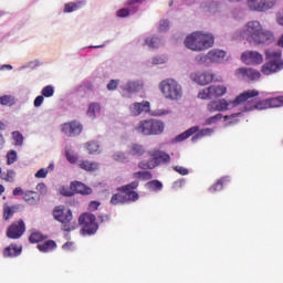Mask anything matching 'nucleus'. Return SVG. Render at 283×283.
<instances>
[{"instance_id":"nucleus-57","label":"nucleus","mask_w":283,"mask_h":283,"mask_svg":"<svg viewBox=\"0 0 283 283\" xmlns=\"http://www.w3.org/2000/svg\"><path fill=\"white\" fill-rule=\"evenodd\" d=\"M60 193L62 196H65L66 198H72V196H74V190H72V186H70V189L67 188H62Z\"/></svg>"},{"instance_id":"nucleus-36","label":"nucleus","mask_w":283,"mask_h":283,"mask_svg":"<svg viewBox=\"0 0 283 283\" xmlns=\"http://www.w3.org/2000/svg\"><path fill=\"white\" fill-rule=\"evenodd\" d=\"M139 169H144L145 171H147V169H156V164H154V158L150 157V159L146 160H142L138 164Z\"/></svg>"},{"instance_id":"nucleus-13","label":"nucleus","mask_w":283,"mask_h":283,"mask_svg":"<svg viewBox=\"0 0 283 283\" xmlns=\"http://www.w3.org/2000/svg\"><path fill=\"white\" fill-rule=\"evenodd\" d=\"M134 189H138V181H133L120 188L124 196V203L136 202V200H138V192L134 191Z\"/></svg>"},{"instance_id":"nucleus-1","label":"nucleus","mask_w":283,"mask_h":283,"mask_svg":"<svg viewBox=\"0 0 283 283\" xmlns=\"http://www.w3.org/2000/svg\"><path fill=\"white\" fill-rule=\"evenodd\" d=\"M239 36L247 39L249 43L254 45H270L275 41L273 31L262 28L260 21H249L241 30H239Z\"/></svg>"},{"instance_id":"nucleus-17","label":"nucleus","mask_w":283,"mask_h":283,"mask_svg":"<svg viewBox=\"0 0 283 283\" xmlns=\"http://www.w3.org/2000/svg\"><path fill=\"white\" fill-rule=\"evenodd\" d=\"M241 61L245 63V65H260V63H263L264 57L256 51H245L241 55Z\"/></svg>"},{"instance_id":"nucleus-12","label":"nucleus","mask_w":283,"mask_h":283,"mask_svg":"<svg viewBox=\"0 0 283 283\" xmlns=\"http://www.w3.org/2000/svg\"><path fill=\"white\" fill-rule=\"evenodd\" d=\"M25 233V222L23 220H19L13 222L7 229V238L10 240H19Z\"/></svg>"},{"instance_id":"nucleus-51","label":"nucleus","mask_w":283,"mask_h":283,"mask_svg":"<svg viewBox=\"0 0 283 283\" xmlns=\"http://www.w3.org/2000/svg\"><path fill=\"white\" fill-rule=\"evenodd\" d=\"M260 1L261 0H247L248 8L252 12H258V8L260 7Z\"/></svg>"},{"instance_id":"nucleus-15","label":"nucleus","mask_w":283,"mask_h":283,"mask_svg":"<svg viewBox=\"0 0 283 283\" xmlns=\"http://www.w3.org/2000/svg\"><path fill=\"white\" fill-rule=\"evenodd\" d=\"M235 75L243 81H260V76H262L260 71L251 67H240L235 71Z\"/></svg>"},{"instance_id":"nucleus-21","label":"nucleus","mask_w":283,"mask_h":283,"mask_svg":"<svg viewBox=\"0 0 283 283\" xmlns=\"http://www.w3.org/2000/svg\"><path fill=\"white\" fill-rule=\"evenodd\" d=\"M23 251L22 245L10 244L3 250V258H19Z\"/></svg>"},{"instance_id":"nucleus-33","label":"nucleus","mask_w":283,"mask_h":283,"mask_svg":"<svg viewBox=\"0 0 283 283\" xmlns=\"http://www.w3.org/2000/svg\"><path fill=\"white\" fill-rule=\"evenodd\" d=\"M145 0H127L125 2V6H127L128 14H136L138 10H140V7L136 6V3H143Z\"/></svg>"},{"instance_id":"nucleus-19","label":"nucleus","mask_w":283,"mask_h":283,"mask_svg":"<svg viewBox=\"0 0 283 283\" xmlns=\"http://www.w3.org/2000/svg\"><path fill=\"white\" fill-rule=\"evenodd\" d=\"M119 87L123 92H127V94H136L143 90V82L140 80H128Z\"/></svg>"},{"instance_id":"nucleus-37","label":"nucleus","mask_w":283,"mask_h":283,"mask_svg":"<svg viewBox=\"0 0 283 283\" xmlns=\"http://www.w3.org/2000/svg\"><path fill=\"white\" fill-rule=\"evenodd\" d=\"M146 188L149 189V191H161L163 182L159 180H151L146 184Z\"/></svg>"},{"instance_id":"nucleus-24","label":"nucleus","mask_w":283,"mask_h":283,"mask_svg":"<svg viewBox=\"0 0 283 283\" xmlns=\"http://www.w3.org/2000/svg\"><path fill=\"white\" fill-rule=\"evenodd\" d=\"M71 189L74 193H82V196H90L92 193V188L85 186L81 181L71 182Z\"/></svg>"},{"instance_id":"nucleus-16","label":"nucleus","mask_w":283,"mask_h":283,"mask_svg":"<svg viewBox=\"0 0 283 283\" xmlns=\"http://www.w3.org/2000/svg\"><path fill=\"white\" fill-rule=\"evenodd\" d=\"M82 132L83 125L77 120L69 122L62 125V133H64L65 136H80Z\"/></svg>"},{"instance_id":"nucleus-43","label":"nucleus","mask_w":283,"mask_h":283,"mask_svg":"<svg viewBox=\"0 0 283 283\" xmlns=\"http://www.w3.org/2000/svg\"><path fill=\"white\" fill-rule=\"evenodd\" d=\"M133 178H138L139 180H151L153 176L149 171H137L133 174Z\"/></svg>"},{"instance_id":"nucleus-49","label":"nucleus","mask_w":283,"mask_h":283,"mask_svg":"<svg viewBox=\"0 0 283 283\" xmlns=\"http://www.w3.org/2000/svg\"><path fill=\"white\" fill-rule=\"evenodd\" d=\"M34 70V67H39V60H34V61H30L27 64H23L21 66L18 67L19 72H23V70H28V69Z\"/></svg>"},{"instance_id":"nucleus-44","label":"nucleus","mask_w":283,"mask_h":283,"mask_svg":"<svg viewBox=\"0 0 283 283\" xmlns=\"http://www.w3.org/2000/svg\"><path fill=\"white\" fill-rule=\"evenodd\" d=\"M17 207H10L8 205L3 206V220H10L12 216H14Z\"/></svg>"},{"instance_id":"nucleus-20","label":"nucleus","mask_w":283,"mask_h":283,"mask_svg":"<svg viewBox=\"0 0 283 283\" xmlns=\"http://www.w3.org/2000/svg\"><path fill=\"white\" fill-rule=\"evenodd\" d=\"M22 199L31 207H34L41 202V196H39V192L32 190H27L23 193Z\"/></svg>"},{"instance_id":"nucleus-63","label":"nucleus","mask_w":283,"mask_h":283,"mask_svg":"<svg viewBox=\"0 0 283 283\" xmlns=\"http://www.w3.org/2000/svg\"><path fill=\"white\" fill-rule=\"evenodd\" d=\"M10 95H4L0 97V105H10Z\"/></svg>"},{"instance_id":"nucleus-4","label":"nucleus","mask_w":283,"mask_h":283,"mask_svg":"<svg viewBox=\"0 0 283 283\" xmlns=\"http://www.w3.org/2000/svg\"><path fill=\"white\" fill-rule=\"evenodd\" d=\"M265 57L268 63L261 69V72L265 74V76H271V74H275V72L283 70L282 51L266 50Z\"/></svg>"},{"instance_id":"nucleus-30","label":"nucleus","mask_w":283,"mask_h":283,"mask_svg":"<svg viewBox=\"0 0 283 283\" xmlns=\"http://www.w3.org/2000/svg\"><path fill=\"white\" fill-rule=\"evenodd\" d=\"M210 91L212 93V98H218L227 94V86L224 85H211Z\"/></svg>"},{"instance_id":"nucleus-59","label":"nucleus","mask_w":283,"mask_h":283,"mask_svg":"<svg viewBox=\"0 0 283 283\" xmlns=\"http://www.w3.org/2000/svg\"><path fill=\"white\" fill-rule=\"evenodd\" d=\"M44 101H45V97L43 95L36 96L33 102L34 107H41V105H43Z\"/></svg>"},{"instance_id":"nucleus-25","label":"nucleus","mask_w":283,"mask_h":283,"mask_svg":"<svg viewBox=\"0 0 283 283\" xmlns=\"http://www.w3.org/2000/svg\"><path fill=\"white\" fill-rule=\"evenodd\" d=\"M201 8L202 10H205V12H209L210 14H216V12L220 10V1H216V0L205 1L201 3Z\"/></svg>"},{"instance_id":"nucleus-29","label":"nucleus","mask_w":283,"mask_h":283,"mask_svg":"<svg viewBox=\"0 0 283 283\" xmlns=\"http://www.w3.org/2000/svg\"><path fill=\"white\" fill-rule=\"evenodd\" d=\"M145 45H148L151 50H158V48L163 45V38H158L156 35L148 36L145 39Z\"/></svg>"},{"instance_id":"nucleus-40","label":"nucleus","mask_w":283,"mask_h":283,"mask_svg":"<svg viewBox=\"0 0 283 283\" xmlns=\"http://www.w3.org/2000/svg\"><path fill=\"white\" fill-rule=\"evenodd\" d=\"M198 98H201V101H207L213 98V95L211 93V86L203 88L198 93Z\"/></svg>"},{"instance_id":"nucleus-55","label":"nucleus","mask_w":283,"mask_h":283,"mask_svg":"<svg viewBox=\"0 0 283 283\" xmlns=\"http://www.w3.org/2000/svg\"><path fill=\"white\" fill-rule=\"evenodd\" d=\"M116 15L119 17V19H125L129 17V10L127 8H123L117 10Z\"/></svg>"},{"instance_id":"nucleus-53","label":"nucleus","mask_w":283,"mask_h":283,"mask_svg":"<svg viewBox=\"0 0 283 283\" xmlns=\"http://www.w3.org/2000/svg\"><path fill=\"white\" fill-rule=\"evenodd\" d=\"M221 118H222V114L219 113V114L206 119V125H213V124L218 123V120H221Z\"/></svg>"},{"instance_id":"nucleus-5","label":"nucleus","mask_w":283,"mask_h":283,"mask_svg":"<svg viewBox=\"0 0 283 283\" xmlns=\"http://www.w3.org/2000/svg\"><path fill=\"white\" fill-rule=\"evenodd\" d=\"M135 132L143 136H158L165 132V124L158 119H143L135 126Z\"/></svg>"},{"instance_id":"nucleus-42","label":"nucleus","mask_w":283,"mask_h":283,"mask_svg":"<svg viewBox=\"0 0 283 283\" xmlns=\"http://www.w3.org/2000/svg\"><path fill=\"white\" fill-rule=\"evenodd\" d=\"M269 107H283V96L268 99Z\"/></svg>"},{"instance_id":"nucleus-35","label":"nucleus","mask_w":283,"mask_h":283,"mask_svg":"<svg viewBox=\"0 0 283 283\" xmlns=\"http://www.w3.org/2000/svg\"><path fill=\"white\" fill-rule=\"evenodd\" d=\"M81 169L84 171H96L98 169V164L95 161L85 160L80 164Z\"/></svg>"},{"instance_id":"nucleus-31","label":"nucleus","mask_w":283,"mask_h":283,"mask_svg":"<svg viewBox=\"0 0 283 283\" xmlns=\"http://www.w3.org/2000/svg\"><path fill=\"white\" fill-rule=\"evenodd\" d=\"M98 114H101V104H98V103L91 104L87 109L88 118L94 120V118H96L98 116Z\"/></svg>"},{"instance_id":"nucleus-14","label":"nucleus","mask_w":283,"mask_h":283,"mask_svg":"<svg viewBox=\"0 0 283 283\" xmlns=\"http://www.w3.org/2000/svg\"><path fill=\"white\" fill-rule=\"evenodd\" d=\"M149 156L150 158H153L155 167L169 165V163H171V156H169V154L160 149L150 150Z\"/></svg>"},{"instance_id":"nucleus-50","label":"nucleus","mask_w":283,"mask_h":283,"mask_svg":"<svg viewBox=\"0 0 283 283\" xmlns=\"http://www.w3.org/2000/svg\"><path fill=\"white\" fill-rule=\"evenodd\" d=\"M12 136H13L14 145L17 147H21L23 145V135H21V133L19 132H13Z\"/></svg>"},{"instance_id":"nucleus-64","label":"nucleus","mask_w":283,"mask_h":283,"mask_svg":"<svg viewBox=\"0 0 283 283\" xmlns=\"http://www.w3.org/2000/svg\"><path fill=\"white\" fill-rule=\"evenodd\" d=\"M98 207H101V203L98 201H92L88 205V209L90 211H96V209H98Z\"/></svg>"},{"instance_id":"nucleus-60","label":"nucleus","mask_w":283,"mask_h":283,"mask_svg":"<svg viewBox=\"0 0 283 283\" xmlns=\"http://www.w3.org/2000/svg\"><path fill=\"white\" fill-rule=\"evenodd\" d=\"M49 170L45 168H41L36 174L35 178H48Z\"/></svg>"},{"instance_id":"nucleus-26","label":"nucleus","mask_w":283,"mask_h":283,"mask_svg":"<svg viewBox=\"0 0 283 283\" xmlns=\"http://www.w3.org/2000/svg\"><path fill=\"white\" fill-rule=\"evenodd\" d=\"M198 132H200V127L192 126L189 129H187L186 132L179 134L175 138V143H182V140H187V138H189L190 136H193V134H198Z\"/></svg>"},{"instance_id":"nucleus-6","label":"nucleus","mask_w":283,"mask_h":283,"mask_svg":"<svg viewBox=\"0 0 283 283\" xmlns=\"http://www.w3.org/2000/svg\"><path fill=\"white\" fill-rule=\"evenodd\" d=\"M161 94L168 101H180L182 98V85L174 78H166L159 83Z\"/></svg>"},{"instance_id":"nucleus-18","label":"nucleus","mask_w":283,"mask_h":283,"mask_svg":"<svg viewBox=\"0 0 283 283\" xmlns=\"http://www.w3.org/2000/svg\"><path fill=\"white\" fill-rule=\"evenodd\" d=\"M150 109V104L147 101L135 102L129 105L128 112L130 116H140L143 113H147Z\"/></svg>"},{"instance_id":"nucleus-58","label":"nucleus","mask_w":283,"mask_h":283,"mask_svg":"<svg viewBox=\"0 0 283 283\" xmlns=\"http://www.w3.org/2000/svg\"><path fill=\"white\" fill-rule=\"evenodd\" d=\"M174 170L177 171V174H180V176H187L189 175V169L182 167V166H175Z\"/></svg>"},{"instance_id":"nucleus-62","label":"nucleus","mask_w":283,"mask_h":283,"mask_svg":"<svg viewBox=\"0 0 283 283\" xmlns=\"http://www.w3.org/2000/svg\"><path fill=\"white\" fill-rule=\"evenodd\" d=\"M36 191H40V193L45 195L48 193V186H45V184H39L36 186Z\"/></svg>"},{"instance_id":"nucleus-39","label":"nucleus","mask_w":283,"mask_h":283,"mask_svg":"<svg viewBox=\"0 0 283 283\" xmlns=\"http://www.w3.org/2000/svg\"><path fill=\"white\" fill-rule=\"evenodd\" d=\"M223 182H229V177H223L217 181V184L209 188L211 193H216V191H222Z\"/></svg>"},{"instance_id":"nucleus-7","label":"nucleus","mask_w":283,"mask_h":283,"mask_svg":"<svg viewBox=\"0 0 283 283\" xmlns=\"http://www.w3.org/2000/svg\"><path fill=\"white\" fill-rule=\"evenodd\" d=\"M53 218L62 224V231H74L71 222L73 220L72 210L65 209L63 206H57L53 210Z\"/></svg>"},{"instance_id":"nucleus-54","label":"nucleus","mask_w":283,"mask_h":283,"mask_svg":"<svg viewBox=\"0 0 283 283\" xmlns=\"http://www.w3.org/2000/svg\"><path fill=\"white\" fill-rule=\"evenodd\" d=\"M158 30L159 32H167L169 30V20H161Z\"/></svg>"},{"instance_id":"nucleus-45","label":"nucleus","mask_w":283,"mask_h":283,"mask_svg":"<svg viewBox=\"0 0 283 283\" xmlns=\"http://www.w3.org/2000/svg\"><path fill=\"white\" fill-rule=\"evenodd\" d=\"M111 205H125V198L123 192L113 195Z\"/></svg>"},{"instance_id":"nucleus-52","label":"nucleus","mask_w":283,"mask_h":283,"mask_svg":"<svg viewBox=\"0 0 283 283\" xmlns=\"http://www.w3.org/2000/svg\"><path fill=\"white\" fill-rule=\"evenodd\" d=\"M119 83L120 80H111L106 87L109 92H114L118 88Z\"/></svg>"},{"instance_id":"nucleus-32","label":"nucleus","mask_w":283,"mask_h":283,"mask_svg":"<svg viewBox=\"0 0 283 283\" xmlns=\"http://www.w3.org/2000/svg\"><path fill=\"white\" fill-rule=\"evenodd\" d=\"M214 132L216 130L213 128H203L200 132H198L195 136H192L191 142L198 143L200 138H205V136H212Z\"/></svg>"},{"instance_id":"nucleus-9","label":"nucleus","mask_w":283,"mask_h":283,"mask_svg":"<svg viewBox=\"0 0 283 283\" xmlns=\"http://www.w3.org/2000/svg\"><path fill=\"white\" fill-rule=\"evenodd\" d=\"M248 92H256V95L250 97L249 99L243 101V112H253V109H269V99L255 101L256 96H260V91L258 90H248Z\"/></svg>"},{"instance_id":"nucleus-47","label":"nucleus","mask_w":283,"mask_h":283,"mask_svg":"<svg viewBox=\"0 0 283 283\" xmlns=\"http://www.w3.org/2000/svg\"><path fill=\"white\" fill-rule=\"evenodd\" d=\"M41 94L44 98H52L54 96V86L48 85L43 87Z\"/></svg>"},{"instance_id":"nucleus-48","label":"nucleus","mask_w":283,"mask_h":283,"mask_svg":"<svg viewBox=\"0 0 283 283\" xmlns=\"http://www.w3.org/2000/svg\"><path fill=\"white\" fill-rule=\"evenodd\" d=\"M19 159L17 150H10L7 154V165H14Z\"/></svg>"},{"instance_id":"nucleus-28","label":"nucleus","mask_w":283,"mask_h":283,"mask_svg":"<svg viewBox=\"0 0 283 283\" xmlns=\"http://www.w3.org/2000/svg\"><path fill=\"white\" fill-rule=\"evenodd\" d=\"M195 63L197 65H202L203 67H211V61L208 53H200L195 56Z\"/></svg>"},{"instance_id":"nucleus-23","label":"nucleus","mask_w":283,"mask_h":283,"mask_svg":"<svg viewBox=\"0 0 283 283\" xmlns=\"http://www.w3.org/2000/svg\"><path fill=\"white\" fill-rule=\"evenodd\" d=\"M86 3V0H76L75 2H67L64 4L63 12L64 14L76 12V10H81V8L85 7Z\"/></svg>"},{"instance_id":"nucleus-46","label":"nucleus","mask_w":283,"mask_h":283,"mask_svg":"<svg viewBox=\"0 0 283 283\" xmlns=\"http://www.w3.org/2000/svg\"><path fill=\"white\" fill-rule=\"evenodd\" d=\"M14 178H17V171L12 169L7 170V174L2 175V180H6V182H14Z\"/></svg>"},{"instance_id":"nucleus-61","label":"nucleus","mask_w":283,"mask_h":283,"mask_svg":"<svg viewBox=\"0 0 283 283\" xmlns=\"http://www.w3.org/2000/svg\"><path fill=\"white\" fill-rule=\"evenodd\" d=\"M166 62L164 57L155 56L151 60L153 65H163Z\"/></svg>"},{"instance_id":"nucleus-27","label":"nucleus","mask_w":283,"mask_h":283,"mask_svg":"<svg viewBox=\"0 0 283 283\" xmlns=\"http://www.w3.org/2000/svg\"><path fill=\"white\" fill-rule=\"evenodd\" d=\"M275 6H277V0H261L256 12H269V10H273Z\"/></svg>"},{"instance_id":"nucleus-11","label":"nucleus","mask_w":283,"mask_h":283,"mask_svg":"<svg viewBox=\"0 0 283 283\" xmlns=\"http://www.w3.org/2000/svg\"><path fill=\"white\" fill-rule=\"evenodd\" d=\"M190 78L197 85H209V83H213L216 74L212 71H196L190 74Z\"/></svg>"},{"instance_id":"nucleus-22","label":"nucleus","mask_w":283,"mask_h":283,"mask_svg":"<svg viewBox=\"0 0 283 283\" xmlns=\"http://www.w3.org/2000/svg\"><path fill=\"white\" fill-rule=\"evenodd\" d=\"M145 151H147L145 149V146L136 143L128 145L127 148V154L129 156H134L135 158H140V156H145Z\"/></svg>"},{"instance_id":"nucleus-41","label":"nucleus","mask_w":283,"mask_h":283,"mask_svg":"<svg viewBox=\"0 0 283 283\" xmlns=\"http://www.w3.org/2000/svg\"><path fill=\"white\" fill-rule=\"evenodd\" d=\"M86 148L88 154H101V145H98L96 142L86 143Z\"/></svg>"},{"instance_id":"nucleus-8","label":"nucleus","mask_w":283,"mask_h":283,"mask_svg":"<svg viewBox=\"0 0 283 283\" xmlns=\"http://www.w3.org/2000/svg\"><path fill=\"white\" fill-rule=\"evenodd\" d=\"M80 226L82 227L81 233L83 235H94L98 231V223H96V216L85 212L78 218Z\"/></svg>"},{"instance_id":"nucleus-56","label":"nucleus","mask_w":283,"mask_h":283,"mask_svg":"<svg viewBox=\"0 0 283 283\" xmlns=\"http://www.w3.org/2000/svg\"><path fill=\"white\" fill-rule=\"evenodd\" d=\"M113 158L117 163H124V160H126L127 157L125 156V153L118 151L113 155Z\"/></svg>"},{"instance_id":"nucleus-2","label":"nucleus","mask_w":283,"mask_h":283,"mask_svg":"<svg viewBox=\"0 0 283 283\" xmlns=\"http://www.w3.org/2000/svg\"><path fill=\"white\" fill-rule=\"evenodd\" d=\"M258 92L255 91H244L243 93L239 94L234 101H227L224 98L214 99L208 103L207 109L210 113L213 112H227V109H233V107H238V105H242L244 101H249L252 96H255Z\"/></svg>"},{"instance_id":"nucleus-3","label":"nucleus","mask_w":283,"mask_h":283,"mask_svg":"<svg viewBox=\"0 0 283 283\" xmlns=\"http://www.w3.org/2000/svg\"><path fill=\"white\" fill-rule=\"evenodd\" d=\"M213 43H216L213 34L200 31L193 32L185 40L186 48H188V50H192V52H205V50L213 48Z\"/></svg>"},{"instance_id":"nucleus-10","label":"nucleus","mask_w":283,"mask_h":283,"mask_svg":"<svg viewBox=\"0 0 283 283\" xmlns=\"http://www.w3.org/2000/svg\"><path fill=\"white\" fill-rule=\"evenodd\" d=\"M210 57V66L211 65H224L230 63L231 56L227 55V51L220 49H212L208 51Z\"/></svg>"},{"instance_id":"nucleus-34","label":"nucleus","mask_w":283,"mask_h":283,"mask_svg":"<svg viewBox=\"0 0 283 283\" xmlns=\"http://www.w3.org/2000/svg\"><path fill=\"white\" fill-rule=\"evenodd\" d=\"M39 251L42 253H48L49 251H53V249H56V242L53 240H48L42 244H38Z\"/></svg>"},{"instance_id":"nucleus-38","label":"nucleus","mask_w":283,"mask_h":283,"mask_svg":"<svg viewBox=\"0 0 283 283\" xmlns=\"http://www.w3.org/2000/svg\"><path fill=\"white\" fill-rule=\"evenodd\" d=\"M45 238L43 237V234L39 231H34L30 234L29 237V242H31V244H36L39 242H43Z\"/></svg>"}]
</instances>
